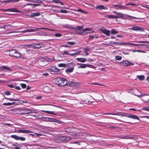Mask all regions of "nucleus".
<instances>
[{
    "mask_svg": "<svg viewBox=\"0 0 149 149\" xmlns=\"http://www.w3.org/2000/svg\"><path fill=\"white\" fill-rule=\"evenodd\" d=\"M117 15H117V18H123L124 16V14L118 12Z\"/></svg>",
    "mask_w": 149,
    "mask_h": 149,
    "instance_id": "nucleus-23",
    "label": "nucleus"
},
{
    "mask_svg": "<svg viewBox=\"0 0 149 149\" xmlns=\"http://www.w3.org/2000/svg\"><path fill=\"white\" fill-rule=\"evenodd\" d=\"M78 65H81L80 66H79L78 67V68H85L86 67V64H78Z\"/></svg>",
    "mask_w": 149,
    "mask_h": 149,
    "instance_id": "nucleus-25",
    "label": "nucleus"
},
{
    "mask_svg": "<svg viewBox=\"0 0 149 149\" xmlns=\"http://www.w3.org/2000/svg\"><path fill=\"white\" fill-rule=\"evenodd\" d=\"M20 85L21 87L23 88H25L26 87V84H20Z\"/></svg>",
    "mask_w": 149,
    "mask_h": 149,
    "instance_id": "nucleus-49",
    "label": "nucleus"
},
{
    "mask_svg": "<svg viewBox=\"0 0 149 149\" xmlns=\"http://www.w3.org/2000/svg\"><path fill=\"white\" fill-rule=\"evenodd\" d=\"M117 37H121L122 38L123 37V35L121 34L117 35L116 36Z\"/></svg>",
    "mask_w": 149,
    "mask_h": 149,
    "instance_id": "nucleus-61",
    "label": "nucleus"
},
{
    "mask_svg": "<svg viewBox=\"0 0 149 149\" xmlns=\"http://www.w3.org/2000/svg\"><path fill=\"white\" fill-rule=\"evenodd\" d=\"M7 86L10 88H15V87L13 85V84H8L7 85Z\"/></svg>",
    "mask_w": 149,
    "mask_h": 149,
    "instance_id": "nucleus-51",
    "label": "nucleus"
},
{
    "mask_svg": "<svg viewBox=\"0 0 149 149\" xmlns=\"http://www.w3.org/2000/svg\"><path fill=\"white\" fill-rule=\"evenodd\" d=\"M18 132L19 133L24 134H27L30 133H32L33 132L28 130H19Z\"/></svg>",
    "mask_w": 149,
    "mask_h": 149,
    "instance_id": "nucleus-14",
    "label": "nucleus"
},
{
    "mask_svg": "<svg viewBox=\"0 0 149 149\" xmlns=\"http://www.w3.org/2000/svg\"><path fill=\"white\" fill-rule=\"evenodd\" d=\"M122 58V57L120 56H117L115 57L116 59L118 60H120Z\"/></svg>",
    "mask_w": 149,
    "mask_h": 149,
    "instance_id": "nucleus-44",
    "label": "nucleus"
},
{
    "mask_svg": "<svg viewBox=\"0 0 149 149\" xmlns=\"http://www.w3.org/2000/svg\"><path fill=\"white\" fill-rule=\"evenodd\" d=\"M84 27L83 26H77L76 27V29L79 30H81Z\"/></svg>",
    "mask_w": 149,
    "mask_h": 149,
    "instance_id": "nucleus-31",
    "label": "nucleus"
},
{
    "mask_svg": "<svg viewBox=\"0 0 149 149\" xmlns=\"http://www.w3.org/2000/svg\"><path fill=\"white\" fill-rule=\"evenodd\" d=\"M113 8L116 10H125L127 9V7L118 4H114L113 5Z\"/></svg>",
    "mask_w": 149,
    "mask_h": 149,
    "instance_id": "nucleus-3",
    "label": "nucleus"
},
{
    "mask_svg": "<svg viewBox=\"0 0 149 149\" xmlns=\"http://www.w3.org/2000/svg\"><path fill=\"white\" fill-rule=\"evenodd\" d=\"M28 1L33 3H39L40 2V0H28Z\"/></svg>",
    "mask_w": 149,
    "mask_h": 149,
    "instance_id": "nucleus-38",
    "label": "nucleus"
},
{
    "mask_svg": "<svg viewBox=\"0 0 149 149\" xmlns=\"http://www.w3.org/2000/svg\"><path fill=\"white\" fill-rule=\"evenodd\" d=\"M107 17H108L109 19H116L117 18V15H108L107 16Z\"/></svg>",
    "mask_w": 149,
    "mask_h": 149,
    "instance_id": "nucleus-29",
    "label": "nucleus"
},
{
    "mask_svg": "<svg viewBox=\"0 0 149 149\" xmlns=\"http://www.w3.org/2000/svg\"><path fill=\"white\" fill-rule=\"evenodd\" d=\"M56 120V119L54 118H50L51 122H55Z\"/></svg>",
    "mask_w": 149,
    "mask_h": 149,
    "instance_id": "nucleus-59",
    "label": "nucleus"
},
{
    "mask_svg": "<svg viewBox=\"0 0 149 149\" xmlns=\"http://www.w3.org/2000/svg\"><path fill=\"white\" fill-rule=\"evenodd\" d=\"M55 36L57 37H59L61 36V34L60 33H56Z\"/></svg>",
    "mask_w": 149,
    "mask_h": 149,
    "instance_id": "nucleus-58",
    "label": "nucleus"
},
{
    "mask_svg": "<svg viewBox=\"0 0 149 149\" xmlns=\"http://www.w3.org/2000/svg\"><path fill=\"white\" fill-rule=\"evenodd\" d=\"M74 68H67L66 70V72H72L74 70Z\"/></svg>",
    "mask_w": 149,
    "mask_h": 149,
    "instance_id": "nucleus-30",
    "label": "nucleus"
},
{
    "mask_svg": "<svg viewBox=\"0 0 149 149\" xmlns=\"http://www.w3.org/2000/svg\"><path fill=\"white\" fill-rule=\"evenodd\" d=\"M130 64V63L127 60L123 61L120 63V65L123 66H127Z\"/></svg>",
    "mask_w": 149,
    "mask_h": 149,
    "instance_id": "nucleus-11",
    "label": "nucleus"
},
{
    "mask_svg": "<svg viewBox=\"0 0 149 149\" xmlns=\"http://www.w3.org/2000/svg\"><path fill=\"white\" fill-rule=\"evenodd\" d=\"M10 26V25H4L3 26V28L6 29H7L8 28V26Z\"/></svg>",
    "mask_w": 149,
    "mask_h": 149,
    "instance_id": "nucleus-57",
    "label": "nucleus"
},
{
    "mask_svg": "<svg viewBox=\"0 0 149 149\" xmlns=\"http://www.w3.org/2000/svg\"><path fill=\"white\" fill-rule=\"evenodd\" d=\"M71 139L69 137H65V136H60L59 139L63 141H66L70 140Z\"/></svg>",
    "mask_w": 149,
    "mask_h": 149,
    "instance_id": "nucleus-13",
    "label": "nucleus"
},
{
    "mask_svg": "<svg viewBox=\"0 0 149 149\" xmlns=\"http://www.w3.org/2000/svg\"><path fill=\"white\" fill-rule=\"evenodd\" d=\"M7 99L11 101H16V100L14 99H12V98H8Z\"/></svg>",
    "mask_w": 149,
    "mask_h": 149,
    "instance_id": "nucleus-64",
    "label": "nucleus"
},
{
    "mask_svg": "<svg viewBox=\"0 0 149 149\" xmlns=\"http://www.w3.org/2000/svg\"><path fill=\"white\" fill-rule=\"evenodd\" d=\"M5 94L6 95H8L10 94V93L9 91H6L5 93Z\"/></svg>",
    "mask_w": 149,
    "mask_h": 149,
    "instance_id": "nucleus-62",
    "label": "nucleus"
},
{
    "mask_svg": "<svg viewBox=\"0 0 149 149\" xmlns=\"http://www.w3.org/2000/svg\"><path fill=\"white\" fill-rule=\"evenodd\" d=\"M111 33L112 34H115L118 33V32L114 29H112L111 31Z\"/></svg>",
    "mask_w": 149,
    "mask_h": 149,
    "instance_id": "nucleus-35",
    "label": "nucleus"
},
{
    "mask_svg": "<svg viewBox=\"0 0 149 149\" xmlns=\"http://www.w3.org/2000/svg\"><path fill=\"white\" fill-rule=\"evenodd\" d=\"M137 92H139L140 93V92L137 89H136L135 90H134V91L132 92V94L137 97H140L141 96H143V95H137L136 94V93Z\"/></svg>",
    "mask_w": 149,
    "mask_h": 149,
    "instance_id": "nucleus-18",
    "label": "nucleus"
},
{
    "mask_svg": "<svg viewBox=\"0 0 149 149\" xmlns=\"http://www.w3.org/2000/svg\"><path fill=\"white\" fill-rule=\"evenodd\" d=\"M40 14L39 12H35L31 13L30 15L31 17H34L38 16L40 15Z\"/></svg>",
    "mask_w": 149,
    "mask_h": 149,
    "instance_id": "nucleus-16",
    "label": "nucleus"
},
{
    "mask_svg": "<svg viewBox=\"0 0 149 149\" xmlns=\"http://www.w3.org/2000/svg\"><path fill=\"white\" fill-rule=\"evenodd\" d=\"M42 111L46 113L53 114H55L54 113V112L53 111Z\"/></svg>",
    "mask_w": 149,
    "mask_h": 149,
    "instance_id": "nucleus-42",
    "label": "nucleus"
},
{
    "mask_svg": "<svg viewBox=\"0 0 149 149\" xmlns=\"http://www.w3.org/2000/svg\"><path fill=\"white\" fill-rule=\"evenodd\" d=\"M66 66L65 63H60L58 65V67H65Z\"/></svg>",
    "mask_w": 149,
    "mask_h": 149,
    "instance_id": "nucleus-41",
    "label": "nucleus"
},
{
    "mask_svg": "<svg viewBox=\"0 0 149 149\" xmlns=\"http://www.w3.org/2000/svg\"><path fill=\"white\" fill-rule=\"evenodd\" d=\"M76 59L77 61L82 63H84L87 61L86 58H77Z\"/></svg>",
    "mask_w": 149,
    "mask_h": 149,
    "instance_id": "nucleus-15",
    "label": "nucleus"
},
{
    "mask_svg": "<svg viewBox=\"0 0 149 149\" xmlns=\"http://www.w3.org/2000/svg\"><path fill=\"white\" fill-rule=\"evenodd\" d=\"M21 108H18L14 109L13 111L15 112V113L20 114Z\"/></svg>",
    "mask_w": 149,
    "mask_h": 149,
    "instance_id": "nucleus-26",
    "label": "nucleus"
},
{
    "mask_svg": "<svg viewBox=\"0 0 149 149\" xmlns=\"http://www.w3.org/2000/svg\"><path fill=\"white\" fill-rule=\"evenodd\" d=\"M67 43L71 45H73L75 44V43L74 42H68Z\"/></svg>",
    "mask_w": 149,
    "mask_h": 149,
    "instance_id": "nucleus-48",
    "label": "nucleus"
},
{
    "mask_svg": "<svg viewBox=\"0 0 149 149\" xmlns=\"http://www.w3.org/2000/svg\"><path fill=\"white\" fill-rule=\"evenodd\" d=\"M123 138L126 139H131L132 138V137L129 135H127L126 136H124Z\"/></svg>",
    "mask_w": 149,
    "mask_h": 149,
    "instance_id": "nucleus-36",
    "label": "nucleus"
},
{
    "mask_svg": "<svg viewBox=\"0 0 149 149\" xmlns=\"http://www.w3.org/2000/svg\"><path fill=\"white\" fill-rule=\"evenodd\" d=\"M71 128H67L66 129L65 131L66 132L67 134H70V132L71 131Z\"/></svg>",
    "mask_w": 149,
    "mask_h": 149,
    "instance_id": "nucleus-37",
    "label": "nucleus"
},
{
    "mask_svg": "<svg viewBox=\"0 0 149 149\" xmlns=\"http://www.w3.org/2000/svg\"><path fill=\"white\" fill-rule=\"evenodd\" d=\"M9 53L10 56L17 58H20L21 56V54L18 51L15 49H12L9 50Z\"/></svg>",
    "mask_w": 149,
    "mask_h": 149,
    "instance_id": "nucleus-2",
    "label": "nucleus"
},
{
    "mask_svg": "<svg viewBox=\"0 0 149 149\" xmlns=\"http://www.w3.org/2000/svg\"><path fill=\"white\" fill-rule=\"evenodd\" d=\"M39 29H42L43 30H49L48 29L43 28H34L33 29H29L23 31H15L11 32V33H25L27 32H34L36 31H38Z\"/></svg>",
    "mask_w": 149,
    "mask_h": 149,
    "instance_id": "nucleus-1",
    "label": "nucleus"
},
{
    "mask_svg": "<svg viewBox=\"0 0 149 149\" xmlns=\"http://www.w3.org/2000/svg\"><path fill=\"white\" fill-rule=\"evenodd\" d=\"M129 5H131L133 6H135L136 5V4L134 3H128L127 4H126L125 5V6H128Z\"/></svg>",
    "mask_w": 149,
    "mask_h": 149,
    "instance_id": "nucleus-54",
    "label": "nucleus"
},
{
    "mask_svg": "<svg viewBox=\"0 0 149 149\" xmlns=\"http://www.w3.org/2000/svg\"><path fill=\"white\" fill-rule=\"evenodd\" d=\"M52 2L53 3H60V4L62 6H63L64 5L63 3L61 2L59 0H53L52 1Z\"/></svg>",
    "mask_w": 149,
    "mask_h": 149,
    "instance_id": "nucleus-24",
    "label": "nucleus"
},
{
    "mask_svg": "<svg viewBox=\"0 0 149 149\" xmlns=\"http://www.w3.org/2000/svg\"><path fill=\"white\" fill-rule=\"evenodd\" d=\"M84 52H89L90 51V49L87 47H84Z\"/></svg>",
    "mask_w": 149,
    "mask_h": 149,
    "instance_id": "nucleus-45",
    "label": "nucleus"
},
{
    "mask_svg": "<svg viewBox=\"0 0 149 149\" xmlns=\"http://www.w3.org/2000/svg\"><path fill=\"white\" fill-rule=\"evenodd\" d=\"M112 44H115L117 45H120V42H114L112 43Z\"/></svg>",
    "mask_w": 149,
    "mask_h": 149,
    "instance_id": "nucleus-60",
    "label": "nucleus"
},
{
    "mask_svg": "<svg viewBox=\"0 0 149 149\" xmlns=\"http://www.w3.org/2000/svg\"><path fill=\"white\" fill-rule=\"evenodd\" d=\"M110 31L107 30L106 31H105V33H104V34L106 35L107 36H109L110 35Z\"/></svg>",
    "mask_w": 149,
    "mask_h": 149,
    "instance_id": "nucleus-43",
    "label": "nucleus"
},
{
    "mask_svg": "<svg viewBox=\"0 0 149 149\" xmlns=\"http://www.w3.org/2000/svg\"><path fill=\"white\" fill-rule=\"evenodd\" d=\"M26 114H29L31 113H33V110L26 109Z\"/></svg>",
    "mask_w": 149,
    "mask_h": 149,
    "instance_id": "nucleus-33",
    "label": "nucleus"
},
{
    "mask_svg": "<svg viewBox=\"0 0 149 149\" xmlns=\"http://www.w3.org/2000/svg\"><path fill=\"white\" fill-rule=\"evenodd\" d=\"M137 77L140 80L142 81L145 79V77L143 75H137Z\"/></svg>",
    "mask_w": 149,
    "mask_h": 149,
    "instance_id": "nucleus-28",
    "label": "nucleus"
},
{
    "mask_svg": "<svg viewBox=\"0 0 149 149\" xmlns=\"http://www.w3.org/2000/svg\"><path fill=\"white\" fill-rule=\"evenodd\" d=\"M141 45V44H136L134 43H130L128 42H120V45H127L131 46H140Z\"/></svg>",
    "mask_w": 149,
    "mask_h": 149,
    "instance_id": "nucleus-5",
    "label": "nucleus"
},
{
    "mask_svg": "<svg viewBox=\"0 0 149 149\" xmlns=\"http://www.w3.org/2000/svg\"><path fill=\"white\" fill-rule=\"evenodd\" d=\"M42 118H45L46 119V121L47 122H51L50 118H45L42 117Z\"/></svg>",
    "mask_w": 149,
    "mask_h": 149,
    "instance_id": "nucleus-53",
    "label": "nucleus"
},
{
    "mask_svg": "<svg viewBox=\"0 0 149 149\" xmlns=\"http://www.w3.org/2000/svg\"><path fill=\"white\" fill-rule=\"evenodd\" d=\"M75 129H75L74 128H71V129L70 132V134L74 135H76L78 134H79L78 133V132H75Z\"/></svg>",
    "mask_w": 149,
    "mask_h": 149,
    "instance_id": "nucleus-17",
    "label": "nucleus"
},
{
    "mask_svg": "<svg viewBox=\"0 0 149 149\" xmlns=\"http://www.w3.org/2000/svg\"><path fill=\"white\" fill-rule=\"evenodd\" d=\"M17 90H19L20 89V87L19 86H17L15 88Z\"/></svg>",
    "mask_w": 149,
    "mask_h": 149,
    "instance_id": "nucleus-63",
    "label": "nucleus"
},
{
    "mask_svg": "<svg viewBox=\"0 0 149 149\" xmlns=\"http://www.w3.org/2000/svg\"><path fill=\"white\" fill-rule=\"evenodd\" d=\"M96 9L99 10L107 9V7L101 5L97 6L96 7Z\"/></svg>",
    "mask_w": 149,
    "mask_h": 149,
    "instance_id": "nucleus-19",
    "label": "nucleus"
},
{
    "mask_svg": "<svg viewBox=\"0 0 149 149\" xmlns=\"http://www.w3.org/2000/svg\"><path fill=\"white\" fill-rule=\"evenodd\" d=\"M63 78L61 77H58L55 79V82L56 84L61 86L63 82Z\"/></svg>",
    "mask_w": 149,
    "mask_h": 149,
    "instance_id": "nucleus-6",
    "label": "nucleus"
},
{
    "mask_svg": "<svg viewBox=\"0 0 149 149\" xmlns=\"http://www.w3.org/2000/svg\"><path fill=\"white\" fill-rule=\"evenodd\" d=\"M15 102H13V103H10L8 102L7 103H3V104L4 106H10L13 104L14 103H15Z\"/></svg>",
    "mask_w": 149,
    "mask_h": 149,
    "instance_id": "nucleus-32",
    "label": "nucleus"
},
{
    "mask_svg": "<svg viewBox=\"0 0 149 149\" xmlns=\"http://www.w3.org/2000/svg\"><path fill=\"white\" fill-rule=\"evenodd\" d=\"M61 12L62 13H67V11L66 10L61 9Z\"/></svg>",
    "mask_w": 149,
    "mask_h": 149,
    "instance_id": "nucleus-56",
    "label": "nucleus"
},
{
    "mask_svg": "<svg viewBox=\"0 0 149 149\" xmlns=\"http://www.w3.org/2000/svg\"><path fill=\"white\" fill-rule=\"evenodd\" d=\"M122 116L127 117L133 119H137L140 120V119L138 117V116L136 115H127L124 114L122 115Z\"/></svg>",
    "mask_w": 149,
    "mask_h": 149,
    "instance_id": "nucleus-8",
    "label": "nucleus"
},
{
    "mask_svg": "<svg viewBox=\"0 0 149 149\" xmlns=\"http://www.w3.org/2000/svg\"><path fill=\"white\" fill-rule=\"evenodd\" d=\"M131 29L134 31H143V29L141 28L140 27L137 26H133Z\"/></svg>",
    "mask_w": 149,
    "mask_h": 149,
    "instance_id": "nucleus-10",
    "label": "nucleus"
},
{
    "mask_svg": "<svg viewBox=\"0 0 149 149\" xmlns=\"http://www.w3.org/2000/svg\"><path fill=\"white\" fill-rule=\"evenodd\" d=\"M49 70L51 72H54L56 73L59 71V69L55 67H52L49 69Z\"/></svg>",
    "mask_w": 149,
    "mask_h": 149,
    "instance_id": "nucleus-12",
    "label": "nucleus"
},
{
    "mask_svg": "<svg viewBox=\"0 0 149 149\" xmlns=\"http://www.w3.org/2000/svg\"><path fill=\"white\" fill-rule=\"evenodd\" d=\"M103 114L104 115H117L118 116H122V115L123 114H121L119 113H104Z\"/></svg>",
    "mask_w": 149,
    "mask_h": 149,
    "instance_id": "nucleus-21",
    "label": "nucleus"
},
{
    "mask_svg": "<svg viewBox=\"0 0 149 149\" xmlns=\"http://www.w3.org/2000/svg\"><path fill=\"white\" fill-rule=\"evenodd\" d=\"M2 67L4 69H6V70H9V71H11V70L10 69V68L9 67H6V66H2Z\"/></svg>",
    "mask_w": 149,
    "mask_h": 149,
    "instance_id": "nucleus-40",
    "label": "nucleus"
},
{
    "mask_svg": "<svg viewBox=\"0 0 149 149\" xmlns=\"http://www.w3.org/2000/svg\"><path fill=\"white\" fill-rule=\"evenodd\" d=\"M86 67H88L93 68H94V66L93 65H92L86 64Z\"/></svg>",
    "mask_w": 149,
    "mask_h": 149,
    "instance_id": "nucleus-47",
    "label": "nucleus"
},
{
    "mask_svg": "<svg viewBox=\"0 0 149 149\" xmlns=\"http://www.w3.org/2000/svg\"><path fill=\"white\" fill-rule=\"evenodd\" d=\"M107 30V29H106L104 28H102L100 29V31L104 33H105V31Z\"/></svg>",
    "mask_w": 149,
    "mask_h": 149,
    "instance_id": "nucleus-39",
    "label": "nucleus"
},
{
    "mask_svg": "<svg viewBox=\"0 0 149 149\" xmlns=\"http://www.w3.org/2000/svg\"><path fill=\"white\" fill-rule=\"evenodd\" d=\"M81 52L80 51H79L77 52L70 54V55L72 56H74L76 55H79V54H80V53Z\"/></svg>",
    "mask_w": 149,
    "mask_h": 149,
    "instance_id": "nucleus-27",
    "label": "nucleus"
},
{
    "mask_svg": "<svg viewBox=\"0 0 149 149\" xmlns=\"http://www.w3.org/2000/svg\"><path fill=\"white\" fill-rule=\"evenodd\" d=\"M20 111V115L26 114V109L24 108H21Z\"/></svg>",
    "mask_w": 149,
    "mask_h": 149,
    "instance_id": "nucleus-20",
    "label": "nucleus"
},
{
    "mask_svg": "<svg viewBox=\"0 0 149 149\" xmlns=\"http://www.w3.org/2000/svg\"><path fill=\"white\" fill-rule=\"evenodd\" d=\"M143 100L145 102H149V97H148L145 98L144 99H143Z\"/></svg>",
    "mask_w": 149,
    "mask_h": 149,
    "instance_id": "nucleus-34",
    "label": "nucleus"
},
{
    "mask_svg": "<svg viewBox=\"0 0 149 149\" xmlns=\"http://www.w3.org/2000/svg\"><path fill=\"white\" fill-rule=\"evenodd\" d=\"M63 82L61 86H64L67 85L68 84V81L67 80L64 78H63Z\"/></svg>",
    "mask_w": 149,
    "mask_h": 149,
    "instance_id": "nucleus-22",
    "label": "nucleus"
},
{
    "mask_svg": "<svg viewBox=\"0 0 149 149\" xmlns=\"http://www.w3.org/2000/svg\"><path fill=\"white\" fill-rule=\"evenodd\" d=\"M91 84L97 85H100V86H102V85L101 84L97 82H95V83H92Z\"/></svg>",
    "mask_w": 149,
    "mask_h": 149,
    "instance_id": "nucleus-50",
    "label": "nucleus"
},
{
    "mask_svg": "<svg viewBox=\"0 0 149 149\" xmlns=\"http://www.w3.org/2000/svg\"><path fill=\"white\" fill-rule=\"evenodd\" d=\"M92 30V29L90 28H86L84 29H83L82 31L79 33V34L81 35L84 36L86 35V31H90Z\"/></svg>",
    "mask_w": 149,
    "mask_h": 149,
    "instance_id": "nucleus-4",
    "label": "nucleus"
},
{
    "mask_svg": "<svg viewBox=\"0 0 149 149\" xmlns=\"http://www.w3.org/2000/svg\"><path fill=\"white\" fill-rule=\"evenodd\" d=\"M143 109L146 111H149V107H143Z\"/></svg>",
    "mask_w": 149,
    "mask_h": 149,
    "instance_id": "nucleus-46",
    "label": "nucleus"
},
{
    "mask_svg": "<svg viewBox=\"0 0 149 149\" xmlns=\"http://www.w3.org/2000/svg\"><path fill=\"white\" fill-rule=\"evenodd\" d=\"M69 54L68 53V52L67 51H64L63 52V53L62 54L64 55H70V54Z\"/></svg>",
    "mask_w": 149,
    "mask_h": 149,
    "instance_id": "nucleus-52",
    "label": "nucleus"
},
{
    "mask_svg": "<svg viewBox=\"0 0 149 149\" xmlns=\"http://www.w3.org/2000/svg\"><path fill=\"white\" fill-rule=\"evenodd\" d=\"M11 137L16 140H20L21 141H24L26 139L24 137L18 136L16 135H12Z\"/></svg>",
    "mask_w": 149,
    "mask_h": 149,
    "instance_id": "nucleus-7",
    "label": "nucleus"
},
{
    "mask_svg": "<svg viewBox=\"0 0 149 149\" xmlns=\"http://www.w3.org/2000/svg\"><path fill=\"white\" fill-rule=\"evenodd\" d=\"M29 47H31L34 49L40 48L41 47V45L40 44L30 45L28 46Z\"/></svg>",
    "mask_w": 149,
    "mask_h": 149,
    "instance_id": "nucleus-9",
    "label": "nucleus"
},
{
    "mask_svg": "<svg viewBox=\"0 0 149 149\" xmlns=\"http://www.w3.org/2000/svg\"><path fill=\"white\" fill-rule=\"evenodd\" d=\"M27 5H33L34 6H39V5L36 4H32V3H28L27 4Z\"/></svg>",
    "mask_w": 149,
    "mask_h": 149,
    "instance_id": "nucleus-55",
    "label": "nucleus"
}]
</instances>
